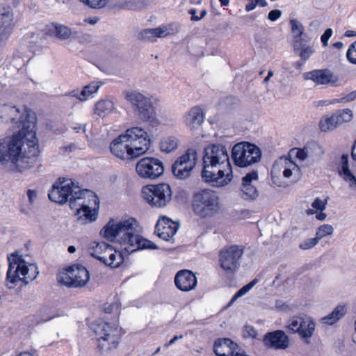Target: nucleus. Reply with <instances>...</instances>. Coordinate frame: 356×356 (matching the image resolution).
Returning <instances> with one entry per match:
<instances>
[{
	"mask_svg": "<svg viewBox=\"0 0 356 356\" xmlns=\"http://www.w3.org/2000/svg\"><path fill=\"white\" fill-rule=\"evenodd\" d=\"M258 177V172L252 170L242 178L240 195L243 200L252 202L259 197V193L256 185Z\"/></svg>",
	"mask_w": 356,
	"mask_h": 356,
	"instance_id": "nucleus-19",
	"label": "nucleus"
},
{
	"mask_svg": "<svg viewBox=\"0 0 356 356\" xmlns=\"http://www.w3.org/2000/svg\"><path fill=\"white\" fill-rule=\"evenodd\" d=\"M183 338V335H175L174 337L170 339L167 343L165 344V347H169L170 346L172 345L177 340L181 339Z\"/></svg>",
	"mask_w": 356,
	"mask_h": 356,
	"instance_id": "nucleus-58",
	"label": "nucleus"
},
{
	"mask_svg": "<svg viewBox=\"0 0 356 356\" xmlns=\"http://www.w3.org/2000/svg\"><path fill=\"white\" fill-rule=\"evenodd\" d=\"M202 177L205 182L212 186L222 187L227 185L233 179L232 169L216 164L203 163Z\"/></svg>",
	"mask_w": 356,
	"mask_h": 356,
	"instance_id": "nucleus-12",
	"label": "nucleus"
},
{
	"mask_svg": "<svg viewBox=\"0 0 356 356\" xmlns=\"http://www.w3.org/2000/svg\"><path fill=\"white\" fill-rule=\"evenodd\" d=\"M138 222L134 218L120 221L110 220L102 231L104 238L118 243L122 251L128 252L131 245L136 240Z\"/></svg>",
	"mask_w": 356,
	"mask_h": 356,
	"instance_id": "nucleus-5",
	"label": "nucleus"
},
{
	"mask_svg": "<svg viewBox=\"0 0 356 356\" xmlns=\"http://www.w3.org/2000/svg\"><path fill=\"white\" fill-rule=\"evenodd\" d=\"M238 346L228 338L218 339L213 344V352L217 356H233Z\"/></svg>",
	"mask_w": 356,
	"mask_h": 356,
	"instance_id": "nucleus-29",
	"label": "nucleus"
},
{
	"mask_svg": "<svg viewBox=\"0 0 356 356\" xmlns=\"http://www.w3.org/2000/svg\"><path fill=\"white\" fill-rule=\"evenodd\" d=\"M204 120V113L199 106L192 107L184 115V122L191 131L197 130L200 128Z\"/></svg>",
	"mask_w": 356,
	"mask_h": 356,
	"instance_id": "nucleus-24",
	"label": "nucleus"
},
{
	"mask_svg": "<svg viewBox=\"0 0 356 356\" xmlns=\"http://www.w3.org/2000/svg\"><path fill=\"white\" fill-rule=\"evenodd\" d=\"M177 31L172 25L163 26L154 29H144L140 32L143 39L154 42L156 38H164L175 34Z\"/></svg>",
	"mask_w": 356,
	"mask_h": 356,
	"instance_id": "nucleus-28",
	"label": "nucleus"
},
{
	"mask_svg": "<svg viewBox=\"0 0 356 356\" xmlns=\"http://www.w3.org/2000/svg\"><path fill=\"white\" fill-rule=\"evenodd\" d=\"M52 26L54 28L53 33H55L56 37L60 40H67L72 33L71 29L67 26L53 24Z\"/></svg>",
	"mask_w": 356,
	"mask_h": 356,
	"instance_id": "nucleus-42",
	"label": "nucleus"
},
{
	"mask_svg": "<svg viewBox=\"0 0 356 356\" xmlns=\"http://www.w3.org/2000/svg\"><path fill=\"white\" fill-rule=\"evenodd\" d=\"M326 216L327 215L325 213L320 212L318 214H316V218L319 220H323L325 219Z\"/></svg>",
	"mask_w": 356,
	"mask_h": 356,
	"instance_id": "nucleus-61",
	"label": "nucleus"
},
{
	"mask_svg": "<svg viewBox=\"0 0 356 356\" xmlns=\"http://www.w3.org/2000/svg\"><path fill=\"white\" fill-rule=\"evenodd\" d=\"M15 26L13 11L3 9L0 13V40H6L13 33Z\"/></svg>",
	"mask_w": 356,
	"mask_h": 356,
	"instance_id": "nucleus-26",
	"label": "nucleus"
},
{
	"mask_svg": "<svg viewBox=\"0 0 356 356\" xmlns=\"http://www.w3.org/2000/svg\"><path fill=\"white\" fill-rule=\"evenodd\" d=\"M341 163V168L339 170L340 175L349 184L350 188L356 192V178L349 170L348 155H342Z\"/></svg>",
	"mask_w": 356,
	"mask_h": 356,
	"instance_id": "nucleus-32",
	"label": "nucleus"
},
{
	"mask_svg": "<svg viewBox=\"0 0 356 356\" xmlns=\"http://www.w3.org/2000/svg\"><path fill=\"white\" fill-rule=\"evenodd\" d=\"M232 157L237 166L244 168L259 162L261 157V152L255 145L243 142L233 147Z\"/></svg>",
	"mask_w": 356,
	"mask_h": 356,
	"instance_id": "nucleus-11",
	"label": "nucleus"
},
{
	"mask_svg": "<svg viewBox=\"0 0 356 356\" xmlns=\"http://www.w3.org/2000/svg\"><path fill=\"white\" fill-rule=\"evenodd\" d=\"M0 119L6 123H11L13 127L20 128L19 131L12 138L17 137V140H23L24 135L21 134L35 132V126L36 118L35 113L24 107L19 108L12 104L0 106Z\"/></svg>",
	"mask_w": 356,
	"mask_h": 356,
	"instance_id": "nucleus-6",
	"label": "nucleus"
},
{
	"mask_svg": "<svg viewBox=\"0 0 356 356\" xmlns=\"http://www.w3.org/2000/svg\"><path fill=\"white\" fill-rule=\"evenodd\" d=\"M244 254L242 245H232L225 247L219 253V264L222 269L229 273L236 272L240 267Z\"/></svg>",
	"mask_w": 356,
	"mask_h": 356,
	"instance_id": "nucleus-14",
	"label": "nucleus"
},
{
	"mask_svg": "<svg viewBox=\"0 0 356 356\" xmlns=\"http://www.w3.org/2000/svg\"><path fill=\"white\" fill-rule=\"evenodd\" d=\"M323 151L321 147L316 143H309L302 149H296V157L300 161H305L308 158L312 160H318Z\"/></svg>",
	"mask_w": 356,
	"mask_h": 356,
	"instance_id": "nucleus-30",
	"label": "nucleus"
},
{
	"mask_svg": "<svg viewBox=\"0 0 356 356\" xmlns=\"http://www.w3.org/2000/svg\"><path fill=\"white\" fill-rule=\"evenodd\" d=\"M346 313L345 305H339L328 315L321 318V322L325 325H333L341 318Z\"/></svg>",
	"mask_w": 356,
	"mask_h": 356,
	"instance_id": "nucleus-35",
	"label": "nucleus"
},
{
	"mask_svg": "<svg viewBox=\"0 0 356 356\" xmlns=\"http://www.w3.org/2000/svg\"><path fill=\"white\" fill-rule=\"evenodd\" d=\"M203 163L216 164L224 168H232L227 149L225 146L220 144L209 145L204 148Z\"/></svg>",
	"mask_w": 356,
	"mask_h": 356,
	"instance_id": "nucleus-18",
	"label": "nucleus"
},
{
	"mask_svg": "<svg viewBox=\"0 0 356 356\" xmlns=\"http://www.w3.org/2000/svg\"><path fill=\"white\" fill-rule=\"evenodd\" d=\"M110 150L115 156L122 160L132 159L126 131L113 140L110 145Z\"/></svg>",
	"mask_w": 356,
	"mask_h": 356,
	"instance_id": "nucleus-23",
	"label": "nucleus"
},
{
	"mask_svg": "<svg viewBox=\"0 0 356 356\" xmlns=\"http://www.w3.org/2000/svg\"><path fill=\"white\" fill-rule=\"evenodd\" d=\"M10 140L8 143L0 141V161H8L10 156Z\"/></svg>",
	"mask_w": 356,
	"mask_h": 356,
	"instance_id": "nucleus-45",
	"label": "nucleus"
},
{
	"mask_svg": "<svg viewBox=\"0 0 356 356\" xmlns=\"http://www.w3.org/2000/svg\"><path fill=\"white\" fill-rule=\"evenodd\" d=\"M197 155L196 150L188 149L185 154L179 156L172 166L175 176L184 179L188 178L196 165Z\"/></svg>",
	"mask_w": 356,
	"mask_h": 356,
	"instance_id": "nucleus-17",
	"label": "nucleus"
},
{
	"mask_svg": "<svg viewBox=\"0 0 356 356\" xmlns=\"http://www.w3.org/2000/svg\"><path fill=\"white\" fill-rule=\"evenodd\" d=\"M326 204H327L326 200L323 201L318 197V198L315 199V200L312 202V207L314 209H316L317 210L322 211L325 209Z\"/></svg>",
	"mask_w": 356,
	"mask_h": 356,
	"instance_id": "nucleus-51",
	"label": "nucleus"
},
{
	"mask_svg": "<svg viewBox=\"0 0 356 356\" xmlns=\"http://www.w3.org/2000/svg\"><path fill=\"white\" fill-rule=\"evenodd\" d=\"M256 3H254L253 1H251L250 3H248L245 6L246 11L250 12L254 10L256 7Z\"/></svg>",
	"mask_w": 356,
	"mask_h": 356,
	"instance_id": "nucleus-59",
	"label": "nucleus"
},
{
	"mask_svg": "<svg viewBox=\"0 0 356 356\" xmlns=\"http://www.w3.org/2000/svg\"><path fill=\"white\" fill-rule=\"evenodd\" d=\"M26 194L30 204H33L38 197V191L36 190L29 189L27 191Z\"/></svg>",
	"mask_w": 356,
	"mask_h": 356,
	"instance_id": "nucleus-55",
	"label": "nucleus"
},
{
	"mask_svg": "<svg viewBox=\"0 0 356 356\" xmlns=\"http://www.w3.org/2000/svg\"><path fill=\"white\" fill-rule=\"evenodd\" d=\"M346 56L351 63L356 64V42L350 46Z\"/></svg>",
	"mask_w": 356,
	"mask_h": 356,
	"instance_id": "nucleus-49",
	"label": "nucleus"
},
{
	"mask_svg": "<svg viewBox=\"0 0 356 356\" xmlns=\"http://www.w3.org/2000/svg\"><path fill=\"white\" fill-rule=\"evenodd\" d=\"M99 82H92L91 83L84 86L81 92L79 90H73L71 92L72 97H75L80 101L87 100L91 95L97 92L100 88Z\"/></svg>",
	"mask_w": 356,
	"mask_h": 356,
	"instance_id": "nucleus-33",
	"label": "nucleus"
},
{
	"mask_svg": "<svg viewBox=\"0 0 356 356\" xmlns=\"http://www.w3.org/2000/svg\"><path fill=\"white\" fill-rule=\"evenodd\" d=\"M220 209L219 197L216 192L204 189L193 196V209L200 218H210L218 213Z\"/></svg>",
	"mask_w": 356,
	"mask_h": 356,
	"instance_id": "nucleus-8",
	"label": "nucleus"
},
{
	"mask_svg": "<svg viewBox=\"0 0 356 356\" xmlns=\"http://www.w3.org/2000/svg\"><path fill=\"white\" fill-rule=\"evenodd\" d=\"M179 227V224L165 216L161 217L155 227L158 236L164 241H170L173 239Z\"/></svg>",
	"mask_w": 356,
	"mask_h": 356,
	"instance_id": "nucleus-20",
	"label": "nucleus"
},
{
	"mask_svg": "<svg viewBox=\"0 0 356 356\" xmlns=\"http://www.w3.org/2000/svg\"><path fill=\"white\" fill-rule=\"evenodd\" d=\"M334 228L332 225L324 224L320 226L316 232V238L319 241L323 238L327 236H331L333 234Z\"/></svg>",
	"mask_w": 356,
	"mask_h": 356,
	"instance_id": "nucleus-43",
	"label": "nucleus"
},
{
	"mask_svg": "<svg viewBox=\"0 0 356 356\" xmlns=\"http://www.w3.org/2000/svg\"><path fill=\"white\" fill-rule=\"evenodd\" d=\"M264 343L268 348L285 350L289 346V338L283 330L267 332L264 337Z\"/></svg>",
	"mask_w": 356,
	"mask_h": 356,
	"instance_id": "nucleus-22",
	"label": "nucleus"
},
{
	"mask_svg": "<svg viewBox=\"0 0 356 356\" xmlns=\"http://www.w3.org/2000/svg\"><path fill=\"white\" fill-rule=\"evenodd\" d=\"M143 199L151 207H165L171 200L172 190L168 184H149L142 189Z\"/></svg>",
	"mask_w": 356,
	"mask_h": 356,
	"instance_id": "nucleus-9",
	"label": "nucleus"
},
{
	"mask_svg": "<svg viewBox=\"0 0 356 356\" xmlns=\"http://www.w3.org/2000/svg\"><path fill=\"white\" fill-rule=\"evenodd\" d=\"M8 259L9 267L6 284L8 289H14L18 284L27 285L38 277L39 271L36 265L26 261L22 255L14 253Z\"/></svg>",
	"mask_w": 356,
	"mask_h": 356,
	"instance_id": "nucleus-4",
	"label": "nucleus"
},
{
	"mask_svg": "<svg viewBox=\"0 0 356 356\" xmlns=\"http://www.w3.org/2000/svg\"><path fill=\"white\" fill-rule=\"evenodd\" d=\"M281 15H282V11L280 10L275 9V10H271L268 13V18L269 20H270L272 22H275L277 19H278Z\"/></svg>",
	"mask_w": 356,
	"mask_h": 356,
	"instance_id": "nucleus-53",
	"label": "nucleus"
},
{
	"mask_svg": "<svg viewBox=\"0 0 356 356\" xmlns=\"http://www.w3.org/2000/svg\"><path fill=\"white\" fill-rule=\"evenodd\" d=\"M345 36L346 37H354L356 36V32L355 31L348 30L345 32Z\"/></svg>",
	"mask_w": 356,
	"mask_h": 356,
	"instance_id": "nucleus-62",
	"label": "nucleus"
},
{
	"mask_svg": "<svg viewBox=\"0 0 356 356\" xmlns=\"http://www.w3.org/2000/svg\"><path fill=\"white\" fill-rule=\"evenodd\" d=\"M49 200L63 204L70 202L72 210L76 212L77 222L85 225L96 220L97 213L91 209V202L98 201L97 195L91 191L81 190L71 179L59 178L52 186L48 194Z\"/></svg>",
	"mask_w": 356,
	"mask_h": 356,
	"instance_id": "nucleus-1",
	"label": "nucleus"
},
{
	"mask_svg": "<svg viewBox=\"0 0 356 356\" xmlns=\"http://www.w3.org/2000/svg\"><path fill=\"white\" fill-rule=\"evenodd\" d=\"M335 122L336 121L332 114L330 116L323 117L319 121L318 127L322 131H331L338 127Z\"/></svg>",
	"mask_w": 356,
	"mask_h": 356,
	"instance_id": "nucleus-40",
	"label": "nucleus"
},
{
	"mask_svg": "<svg viewBox=\"0 0 356 356\" xmlns=\"http://www.w3.org/2000/svg\"><path fill=\"white\" fill-rule=\"evenodd\" d=\"M290 23L291 24V30L295 35L294 41L304 40L302 38H300L304 31V27L302 25V24L296 19H291L290 21Z\"/></svg>",
	"mask_w": 356,
	"mask_h": 356,
	"instance_id": "nucleus-44",
	"label": "nucleus"
},
{
	"mask_svg": "<svg viewBox=\"0 0 356 356\" xmlns=\"http://www.w3.org/2000/svg\"><path fill=\"white\" fill-rule=\"evenodd\" d=\"M178 143L179 140L175 136L164 137L160 142V149L161 152L170 153L177 148Z\"/></svg>",
	"mask_w": 356,
	"mask_h": 356,
	"instance_id": "nucleus-38",
	"label": "nucleus"
},
{
	"mask_svg": "<svg viewBox=\"0 0 356 356\" xmlns=\"http://www.w3.org/2000/svg\"><path fill=\"white\" fill-rule=\"evenodd\" d=\"M90 8L99 9L104 8L108 3V0H80Z\"/></svg>",
	"mask_w": 356,
	"mask_h": 356,
	"instance_id": "nucleus-47",
	"label": "nucleus"
},
{
	"mask_svg": "<svg viewBox=\"0 0 356 356\" xmlns=\"http://www.w3.org/2000/svg\"><path fill=\"white\" fill-rule=\"evenodd\" d=\"M24 134L23 140L17 137L10 139L9 162L10 168L23 172L31 168L36 163L40 154L38 140L36 133L30 131Z\"/></svg>",
	"mask_w": 356,
	"mask_h": 356,
	"instance_id": "nucleus-2",
	"label": "nucleus"
},
{
	"mask_svg": "<svg viewBox=\"0 0 356 356\" xmlns=\"http://www.w3.org/2000/svg\"><path fill=\"white\" fill-rule=\"evenodd\" d=\"M98 354L102 356H112L119 346L122 333L116 324L108 323L99 324L96 330Z\"/></svg>",
	"mask_w": 356,
	"mask_h": 356,
	"instance_id": "nucleus-7",
	"label": "nucleus"
},
{
	"mask_svg": "<svg viewBox=\"0 0 356 356\" xmlns=\"http://www.w3.org/2000/svg\"><path fill=\"white\" fill-rule=\"evenodd\" d=\"M129 250L127 252L128 254L142 249L156 250L158 248L157 245L151 241L147 240L137 234L136 240L131 246H129Z\"/></svg>",
	"mask_w": 356,
	"mask_h": 356,
	"instance_id": "nucleus-34",
	"label": "nucleus"
},
{
	"mask_svg": "<svg viewBox=\"0 0 356 356\" xmlns=\"http://www.w3.org/2000/svg\"><path fill=\"white\" fill-rule=\"evenodd\" d=\"M126 134L132 159H136L147 152L151 145V140L146 131L141 127H134L127 129Z\"/></svg>",
	"mask_w": 356,
	"mask_h": 356,
	"instance_id": "nucleus-13",
	"label": "nucleus"
},
{
	"mask_svg": "<svg viewBox=\"0 0 356 356\" xmlns=\"http://www.w3.org/2000/svg\"><path fill=\"white\" fill-rule=\"evenodd\" d=\"M110 245L104 243V242H100L97 243L94 242L91 244L90 246V254L97 259L98 260H100L101 257L104 255V254L106 252L107 249L108 248Z\"/></svg>",
	"mask_w": 356,
	"mask_h": 356,
	"instance_id": "nucleus-41",
	"label": "nucleus"
},
{
	"mask_svg": "<svg viewBox=\"0 0 356 356\" xmlns=\"http://www.w3.org/2000/svg\"><path fill=\"white\" fill-rule=\"evenodd\" d=\"M352 158L356 161V140L355 141L353 147H352V152H351Z\"/></svg>",
	"mask_w": 356,
	"mask_h": 356,
	"instance_id": "nucleus-60",
	"label": "nucleus"
},
{
	"mask_svg": "<svg viewBox=\"0 0 356 356\" xmlns=\"http://www.w3.org/2000/svg\"><path fill=\"white\" fill-rule=\"evenodd\" d=\"M17 356H38V354L36 350H31L28 351H23Z\"/></svg>",
	"mask_w": 356,
	"mask_h": 356,
	"instance_id": "nucleus-57",
	"label": "nucleus"
},
{
	"mask_svg": "<svg viewBox=\"0 0 356 356\" xmlns=\"http://www.w3.org/2000/svg\"><path fill=\"white\" fill-rule=\"evenodd\" d=\"M333 115L336 121L335 124H337V126L351 121L353 116L352 111L348 108L339 110L334 113Z\"/></svg>",
	"mask_w": 356,
	"mask_h": 356,
	"instance_id": "nucleus-39",
	"label": "nucleus"
},
{
	"mask_svg": "<svg viewBox=\"0 0 356 356\" xmlns=\"http://www.w3.org/2000/svg\"><path fill=\"white\" fill-rule=\"evenodd\" d=\"M124 97L131 105L137 118L143 122H148L152 126L159 124L156 112V107L159 102L157 97L136 90L124 91Z\"/></svg>",
	"mask_w": 356,
	"mask_h": 356,
	"instance_id": "nucleus-3",
	"label": "nucleus"
},
{
	"mask_svg": "<svg viewBox=\"0 0 356 356\" xmlns=\"http://www.w3.org/2000/svg\"><path fill=\"white\" fill-rule=\"evenodd\" d=\"M318 242L316 237L308 238L300 243L299 248L302 250H308L314 247Z\"/></svg>",
	"mask_w": 356,
	"mask_h": 356,
	"instance_id": "nucleus-48",
	"label": "nucleus"
},
{
	"mask_svg": "<svg viewBox=\"0 0 356 356\" xmlns=\"http://www.w3.org/2000/svg\"><path fill=\"white\" fill-rule=\"evenodd\" d=\"M257 331L251 325H246L244 327L243 331V336L245 338H252L254 339L257 337Z\"/></svg>",
	"mask_w": 356,
	"mask_h": 356,
	"instance_id": "nucleus-50",
	"label": "nucleus"
},
{
	"mask_svg": "<svg viewBox=\"0 0 356 356\" xmlns=\"http://www.w3.org/2000/svg\"><path fill=\"white\" fill-rule=\"evenodd\" d=\"M257 282L258 280L257 279H254L250 282H249L248 284L245 285L241 289H240L232 297L230 304H232L238 298L246 294L250 289H252L254 287V286L257 283Z\"/></svg>",
	"mask_w": 356,
	"mask_h": 356,
	"instance_id": "nucleus-46",
	"label": "nucleus"
},
{
	"mask_svg": "<svg viewBox=\"0 0 356 356\" xmlns=\"http://www.w3.org/2000/svg\"><path fill=\"white\" fill-rule=\"evenodd\" d=\"M355 99H356V90L350 92L349 94H348L347 95H346L343 97H341L337 102H340V103L350 102L353 101Z\"/></svg>",
	"mask_w": 356,
	"mask_h": 356,
	"instance_id": "nucleus-52",
	"label": "nucleus"
},
{
	"mask_svg": "<svg viewBox=\"0 0 356 356\" xmlns=\"http://www.w3.org/2000/svg\"><path fill=\"white\" fill-rule=\"evenodd\" d=\"M296 168L297 165L296 163L287 159L281 160L276 163L273 165L271 170V178L273 183L277 184L278 186H281V184L277 182V179L280 175V172H282L284 177L290 178L292 175L293 171L296 170Z\"/></svg>",
	"mask_w": 356,
	"mask_h": 356,
	"instance_id": "nucleus-27",
	"label": "nucleus"
},
{
	"mask_svg": "<svg viewBox=\"0 0 356 356\" xmlns=\"http://www.w3.org/2000/svg\"><path fill=\"white\" fill-rule=\"evenodd\" d=\"M136 172L141 179L154 180L164 172L163 162L154 157H144L136 165Z\"/></svg>",
	"mask_w": 356,
	"mask_h": 356,
	"instance_id": "nucleus-16",
	"label": "nucleus"
},
{
	"mask_svg": "<svg viewBox=\"0 0 356 356\" xmlns=\"http://www.w3.org/2000/svg\"><path fill=\"white\" fill-rule=\"evenodd\" d=\"M284 328L289 334H298L304 342L309 344L314 333L316 323L311 317L300 314L289 318Z\"/></svg>",
	"mask_w": 356,
	"mask_h": 356,
	"instance_id": "nucleus-10",
	"label": "nucleus"
},
{
	"mask_svg": "<svg viewBox=\"0 0 356 356\" xmlns=\"http://www.w3.org/2000/svg\"><path fill=\"white\" fill-rule=\"evenodd\" d=\"M59 283L72 288L83 287L90 280L88 270L80 264L70 266L65 272H62L57 278Z\"/></svg>",
	"mask_w": 356,
	"mask_h": 356,
	"instance_id": "nucleus-15",
	"label": "nucleus"
},
{
	"mask_svg": "<svg viewBox=\"0 0 356 356\" xmlns=\"http://www.w3.org/2000/svg\"><path fill=\"white\" fill-rule=\"evenodd\" d=\"M189 13L192 15V17H191L192 20L197 21V20H200V19L203 18L206 15L207 11L202 10L201 12L200 17L194 16V13H195V10H194V9L190 10Z\"/></svg>",
	"mask_w": 356,
	"mask_h": 356,
	"instance_id": "nucleus-56",
	"label": "nucleus"
},
{
	"mask_svg": "<svg viewBox=\"0 0 356 356\" xmlns=\"http://www.w3.org/2000/svg\"><path fill=\"white\" fill-rule=\"evenodd\" d=\"M293 48L295 51H300L299 56L304 60H307L314 53L312 47L307 45L305 40L293 41Z\"/></svg>",
	"mask_w": 356,
	"mask_h": 356,
	"instance_id": "nucleus-37",
	"label": "nucleus"
},
{
	"mask_svg": "<svg viewBox=\"0 0 356 356\" xmlns=\"http://www.w3.org/2000/svg\"><path fill=\"white\" fill-rule=\"evenodd\" d=\"M332 33V30L331 29H327L325 30L324 33L321 35V40L324 46L327 45L328 40H329L330 38L331 37Z\"/></svg>",
	"mask_w": 356,
	"mask_h": 356,
	"instance_id": "nucleus-54",
	"label": "nucleus"
},
{
	"mask_svg": "<svg viewBox=\"0 0 356 356\" xmlns=\"http://www.w3.org/2000/svg\"><path fill=\"white\" fill-rule=\"evenodd\" d=\"M114 109V104L108 99H101L98 101L94 108V112L99 117H105L111 113Z\"/></svg>",
	"mask_w": 356,
	"mask_h": 356,
	"instance_id": "nucleus-36",
	"label": "nucleus"
},
{
	"mask_svg": "<svg viewBox=\"0 0 356 356\" xmlns=\"http://www.w3.org/2000/svg\"><path fill=\"white\" fill-rule=\"evenodd\" d=\"M175 284L179 290L189 291L196 286L197 278L192 271L181 270L175 275Z\"/></svg>",
	"mask_w": 356,
	"mask_h": 356,
	"instance_id": "nucleus-25",
	"label": "nucleus"
},
{
	"mask_svg": "<svg viewBox=\"0 0 356 356\" xmlns=\"http://www.w3.org/2000/svg\"><path fill=\"white\" fill-rule=\"evenodd\" d=\"M305 80H310L317 85H334L339 80L337 76L334 75L327 69L314 70L303 74Z\"/></svg>",
	"mask_w": 356,
	"mask_h": 356,
	"instance_id": "nucleus-21",
	"label": "nucleus"
},
{
	"mask_svg": "<svg viewBox=\"0 0 356 356\" xmlns=\"http://www.w3.org/2000/svg\"><path fill=\"white\" fill-rule=\"evenodd\" d=\"M274 73L272 70H269L268 76L264 79V82L267 83L270 77L273 76Z\"/></svg>",
	"mask_w": 356,
	"mask_h": 356,
	"instance_id": "nucleus-63",
	"label": "nucleus"
},
{
	"mask_svg": "<svg viewBox=\"0 0 356 356\" xmlns=\"http://www.w3.org/2000/svg\"><path fill=\"white\" fill-rule=\"evenodd\" d=\"M333 46L337 49H341L343 46V44L341 42H337L333 44Z\"/></svg>",
	"mask_w": 356,
	"mask_h": 356,
	"instance_id": "nucleus-64",
	"label": "nucleus"
},
{
	"mask_svg": "<svg viewBox=\"0 0 356 356\" xmlns=\"http://www.w3.org/2000/svg\"><path fill=\"white\" fill-rule=\"evenodd\" d=\"M99 261L108 266L117 268L123 262L124 257L122 252L117 251L110 245Z\"/></svg>",
	"mask_w": 356,
	"mask_h": 356,
	"instance_id": "nucleus-31",
	"label": "nucleus"
}]
</instances>
